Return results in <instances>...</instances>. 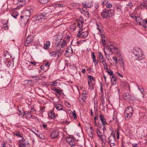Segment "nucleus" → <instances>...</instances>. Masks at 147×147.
<instances>
[{
	"instance_id": "nucleus-24",
	"label": "nucleus",
	"mask_w": 147,
	"mask_h": 147,
	"mask_svg": "<svg viewBox=\"0 0 147 147\" xmlns=\"http://www.w3.org/2000/svg\"><path fill=\"white\" fill-rule=\"evenodd\" d=\"M140 25L144 27L145 28L146 27V24H147V18L145 19V20H142Z\"/></svg>"
},
{
	"instance_id": "nucleus-25",
	"label": "nucleus",
	"mask_w": 147,
	"mask_h": 147,
	"mask_svg": "<svg viewBox=\"0 0 147 147\" xmlns=\"http://www.w3.org/2000/svg\"><path fill=\"white\" fill-rule=\"evenodd\" d=\"M132 114L128 113L127 112L125 111L124 115L126 119H128L132 116Z\"/></svg>"
},
{
	"instance_id": "nucleus-34",
	"label": "nucleus",
	"mask_w": 147,
	"mask_h": 147,
	"mask_svg": "<svg viewBox=\"0 0 147 147\" xmlns=\"http://www.w3.org/2000/svg\"><path fill=\"white\" fill-rule=\"evenodd\" d=\"M84 5L86 7H90L92 6V2L90 1L88 3H86Z\"/></svg>"
},
{
	"instance_id": "nucleus-60",
	"label": "nucleus",
	"mask_w": 147,
	"mask_h": 147,
	"mask_svg": "<svg viewBox=\"0 0 147 147\" xmlns=\"http://www.w3.org/2000/svg\"><path fill=\"white\" fill-rule=\"evenodd\" d=\"M57 89V87L56 88V87H53L51 88L52 90L55 91V92H56Z\"/></svg>"
},
{
	"instance_id": "nucleus-61",
	"label": "nucleus",
	"mask_w": 147,
	"mask_h": 147,
	"mask_svg": "<svg viewBox=\"0 0 147 147\" xmlns=\"http://www.w3.org/2000/svg\"><path fill=\"white\" fill-rule=\"evenodd\" d=\"M110 71L108 72V73L110 75H112L113 74V72L111 70H110Z\"/></svg>"
},
{
	"instance_id": "nucleus-55",
	"label": "nucleus",
	"mask_w": 147,
	"mask_h": 147,
	"mask_svg": "<svg viewBox=\"0 0 147 147\" xmlns=\"http://www.w3.org/2000/svg\"><path fill=\"white\" fill-rule=\"evenodd\" d=\"M113 59L114 61L115 62L116 64L117 63V58L115 57H113Z\"/></svg>"
},
{
	"instance_id": "nucleus-17",
	"label": "nucleus",
	"mask_w": 147,
	"mask_h": 147,
	"mask_svg": "<svg viewBox=\"0 0 147 147\" xmlns=\"http://www.w3.org/2000/svg\"><path fill=\"white\" fill-rule=\"evenodd\" d=\"M55 107L58 111H64V110L63 109V106L60 104H57L55 106Z\"/></svg>"
},
{
	"instance_id": "nucleus-5",
	"label": "nucleus",
	"mask_w": 147,
	"mask_h": 147,
	"mask_svg": "<svg viewBox=\"0 0 147 147\" xmlns=\"http://www.w3.org/2000/svg\"><path fill=\"white\" fill-rule=\"evenodd\" d=\"M32 11V9H26L24 10L22 13L24 16H21V18H22L23 17H28L27 19L28 20L31 15V12Z\"/></svg>"
},
{
	"instance_id": "nucleus-14",
	"label": "nucleus",
	"mask_w": 147,
	"mask_h": 147,
	"mask_svg": "<svg viewBox=\"0 0 147 147\" xmlns=\"http://www.w3.org/2000/svg\"><path fill=\"white\" fill-rule=\"evenodd\" d=\"M109 49L110 50V51L112 52L113 53H119V50L118 48L115 47H109Z\"/></svg>"
},
{
	"instance_id": "nucleus-53",
	"label": "nucleus",
	"mask_w": 147,
	"mask_h": 147,
	"mask_svg": "<svg viewBox=\"0 0 147 147\" xmlns=\"http://www.w3.org/2000/svg\"><path fill=\"white\" fill-rule=\"evenodd\" d=\"M103 125L102 126V127H100V128L102 127V129L103 130V132H104L106 130L105 125Z\"/></svg>"
},
{
	"instance_id": "nucleus-4",
	"label": "nucleus",
	"mask_w": 147,
	"mask_h": 147,
	"mask_svg": "<svg viewBox=\"0 0 147 147\" xmlns=\"http://www.w3.org/2000/svg\"><path fill=\"white\" fill-rule=\"evenodd\" d=\"M33 37L32 36H28L26 41L25 45L26 46H29L33 43Z\"/></svg>"
},
{
	"instance_id": "nucleus-16",
	"label": "nucleus",
	"mask_w": 147,
	"mask_h": 147,
	"mask_svg": "<svg viewBox=\"0 0 147 147\" xmlns=\"http://www.w3.org/2000/svg\"><path fill=\"white\" fill-rule=\"evenodd\" d=\"M54 109L51 111L49 114V116L52 119H54L55 118V114L53 110Z\"/></svg>"
},
{
	"instance_id": "nucleus-56",
	"label": "nucleus",
	"mask_w": 147,
	"mask_h": 147,
	"mask_svg": "<svg viewBox=\"0 0 147 147\" xmlns=\"http://www.w3.org/2000/svg\"><path fill=\"white\" fill-rule=\"evenodd\" d=\"M3 27L4 28L5 30H8V26L6 24H5L3 25Z\"/></svg>"
},
{
	"instance_id": "nucleus-49",
	"label": "nucleus",
	"mask_w": 147,
	"mask_h": 147,
	"mask_svg": "<svg viewBox=\"0 0 147 147\" xmlns=\"http://www.w3.org/2000/svg\"><path fill=\"white\" fill-rule=\"evenodd\" d=\"M112 7V4L110 3H108L106 5V7L108 8H110Z\"/></svg>"
},
{
	"instance_id": "nucleus-10",
	"label": "nucleus",
	"mask_w": 147,
	"mask_h": 147,
	"mask_svg": "<svg viewBox=\"0 0 147 147\" xmlns=\"http://www.w3.org/2000/svg\"><path fill=\"white\" fill-rule=\"evenodd\" d=\"M59 136V133L57 130H54L52 132L51 135L52 138H57Z\"/></svg>"
},
{
	"instance_id": "nucleus-30",
	"label": "nucleus",
	"mask_w": 147,
	"mask_h": 147,
	"mask_svg": "<svg viewBox=\"0 0 147 147\" xmlns=\"http://www.w3.org/2000/svg\"><path fill=\"white\" fill-rule=\"evenodd\" d=\"M135 18L136 19V22H137L138 24H140L141 23L140 22H141L142 19L140 17L136 16L135 17Z\"/></svg>"
},
{
	"instance_id": "nucleus-37",
	"label": "nucleus",
	"mask_w": 147,
	"mask_h": 147,
	"mask_svg": "<svg viewBox=\"0 0 147 147\" xmlns=\"http://www.w3.org/2000/svg\"><path fill=\"white\" fill-rule=\"evenodd\" d=\"M98 58L100 62H101V61L105 60L103 59V55L100 52L98 53Z\"/></svg>"
},
{
	"instance_id": "nucleus-21",
	"label": "nucleus",
	"mask_w": 147,
	"mask_h": 147,
	"mask_svg": "<svg viewBox=\"0 0 147 147\" xmlns=\"http://www.w3.org/2000/svg\"><path fill=\"white\" fill-rule=\"evenodd\" d=\"M125 111L127 112L128 113H131V114H132L133 113V108L130 106L127 107Z\"/></svg>"
},
{
	"instance_id": "nucleus-9",
	"label": "nucleus",
	"mask_w": 147,
	"mask_h": 147,
	"mask_svg": "<svg viewBox=\"0 0 147 147\" xmlns=\"http://www.w3.org/2000/svg\"><path fill=\"white\" fill-rule=\"evenodd\" d=\"M19 147H28V143H26L24 140L22 139L20 140V142L18 144Z\"/></svg>"
},
{
	"instance_id": "nucleus-46",
	"label": "nucleus",
	"mask_w": 147,
	"mask_h": 147,
	"mask_svg": "<svg viewBox=\"0 0 147 147\" xmlns=\"http://www.w3.org/2000/svg\"><path fill=\"white\" fill-rule=\"evenodd\" d=\"M83 24L81 22H78L77 26L79 28H81L82 27Z\"/></svg>"
},
{
	"instance_id": "nucleus-31",
	"label": "nucleus",
	"mask_w": 147,
	"mask_h": 147,
	"mask_svg": "<svg viewBox=\"0 0 147 147\" xmlns=\"http://www.w3.org/2000/svg\"><path fill=\"white\" fill-rule=\"evenodd\" d=\"M111 81L112 82V85H114L116 84V79L115 78V76H113L111 78Z\"/></svg>"
},
{
	"instance_id": "nucleus-12",
	"label": "nucleus",
	"mask_w": 147,
	"mask_h": 147,
	"mask_svg": "<svg viewBox=\"0 0 147 147\" xmlns=\"http://www.w3.org/2000/svg\"><path fill=\"white\" fill-rule=\"evenodd\" d=\"M25 4V0L18 1L16 9H20Z\"/></svg>"
},
{
	"instance_id": "nucleus-57",
	"label": "nucleus",
	"mask_w": 147,
	"mask_h": 147,
	"mask_svg": "<svg viewBox=\"0 0 147 147\" xmlns=\"http://www.w3.org/2000/svg\"><path fill=\"white\" fill-rule=\"evenodd\" d=\"M116 135L117 136V139H119V133L118 131H117L116 132Z\"/></svg>"
},
{
	"instance_id": "nucleus-33",
	"label": "nucleus",
	"mask_w": 147,
	"mask_h": 147,
	"mask_svg": "<svg viewBox=\"0 0 147 147\" xmlns=\"http://www.w3.org/2000/svg\"><path fill=\"white\" fill-rule=\"evenodd\" d=\"M101 16L103 18H106L108 16L107 11L106 10L103 11L101 13Z\"/></svg>"
},
{
	"instance_id": "nucleus-40",
	"label": "nucleus",
	"mask_w": 147,
	"mask_h": 147,
	"mask_svg": "<svg viewBox=\"0 0 147 147\" xmlns=\"http://www.w3.org/2000/svg\"><path fill=\"white\" fill-rule=\"evenodd\" d=\"M61 38H59V39H55L56 41V45H57V46H59V44H60L61 40Z\"/></svg>"
},
{
	"instance_id": "nucleus-11",
	"label": "nucleus",
	"mask_w": 147,
	"mask_h": 147,
	"mask_svg": "<svg viewBox=\"0 0 147 147\" xmlns=\"http://www.w3.org/2000/svg\"><path fill=\"white\" fill-rule=\"evenodd\" d=\"M96 131L98 137L104 143H105L106 142V140L103 138V134L98 129H96Z\"/></svg>"
},
{
	"instance_id": "nucleus-23",
	"label": "nucleus",
	"mask_w": 147,
	"mask_h": 147,
	"mask_svg": "<svg viewBox=\"0 0 147 147\" xmlns=\"http://www.w3.org/2000/svg\"><path fill=\"white\" fill-rule=\"evenodd\" d=\"M50 42L49 41L46 42L44 45V49L45 50L49 49L50 47Z\"/></svg>"
},
{
	"instance_id": "nucleus-32",
	"label": "nucleus",
	"mask_w": 147,
	"mask_h": 147,
	"mask_svg": "<svg viewBox=\"0 0 147 147\" xmlns=\"http://www.w3.org/2000/svg\"><path fill=\"white\" fill-rule=\"evenodd\" d=\"M14 135H16L18 137H22V136L20 132L19 131H16L13 133Z\"/></svg>"
},
{
	"instance_id": "nucleus-50",
	"label": "nucleus",
	"mask_w": 147,
	"mask_h": 147,
	"mask_svg": "<svg viewBox=\"0 0 147 147\" xmlns=\"http://www.w3.org/2000/svg\"><path fill=\"white\" fill-rule=\"evenodd\" d=\"M108 46L109 47H112L113 48V47H114V43L113 42H110L108 44Z\"/></svg>"
},
{
	"instance_id": "nucleus-27",
	"label": "nucleus",
	"mask_w": 147,
	"mask_h": 147,
	"mask_svg": "<svg viewBox=\"0 0 147 147\" xmlns=\"http://www.w3.org/2000/svg\"><path fill=\"white\" fill-rule=\"evenodd\" d=\"M66 52L67 53H69L70 54H72L73 51L72 49L70 46H69L67 47V49L66 50Z\"/></svg>"
},
{
	"instance_id": "nucleus-20",
	"label": "nucleus",
	"mask_w": 147,
	"mask_h": 147,
	"mask_svg": "<svg viewBox=\"0 0 147 147\" xmlns=\"http://www.w3.org/2000/svg\"><path fill=\"white\" fill-rule=\"evenodd\" d=\"M108 13V16L111 17L115 14L114 11L113 9H109L107 10Z\"/></svg>"
},
{
	"instance_id": "nucleus-41",
	"label": "nucleus",
	"mask_w": 147,
	"mask_h": 147,
	"mask_svg": "<svg viewBox=\"0 0 147 147\" xmlns=\"http://www.w3.org/2000/svg\"><path fill=\"white\" fill-rule=\"evenodd\" d=\"M19 15L18 13L17 12H14L11 14V16L14 18L16 19V17Z\"/></svg>"
},
{
	"instance_id": "nucleus-3",
	"label": "nucleus",
	"mask_w": 147,
	"mask_h": 147,
	"mask_svg": "<svg viewBox=\"0 0 147 147\" xmlns=\"http://www.w3.org/2000/svg\"><path fill=\"white\" fill-rule=\"evenodd\" d=\"M134 53L136 57L138 60L142 59L143 55L141 49L140 48H137L134 51Z\"/></svg>"
},
{
	"instance_id": "nucleus-7",
	"label": "nucleus",
	"mask_w": 147,
	"mask_h": 147,
	"mask_svg": "<svg viewBox=\"0 0 147 147\" xmlns=\"http://www.w3.org/2000/svg\"><path fill=\"white\" fill-rule=\"evenodd\" d=\"M88 84L90 87V88L91 89H93V84L92 82V81H94V78L91 75H88Z\"/></svg>"
},
{
	"instance_id": "nucleus-15",
	"label": "nucleus",
	"mask_w": 147,
	"mask_h": 147,
	"mask_svg": "<svg viewBox=\"0 0 147 147\" xmlns=\"http://www.w3.org/2000/svg\"><path fill=\"white\" fill-rule=\"evenodd\" d=\"M92 59L93 62L94 63L95 65H97L98 61V60L96 59V56L95 53L94 52H93L92 53Z\"/></svg>"
},
{
	"instance_id": "nucleus-36",
	"label": "nucleus",
	"mask_w": 147,
	"mask_h": 147,
	"mask_svg": "<svg viewBox=\"0 0 147 147\" xmlns=\"http://www.w3.org/2000/svg\"><path fill=\"white\" fill-rule=\"evenodd\" d=\"M63 90H61V88L57 87V89L55 92L59 94H63Z\"/></svg>"
},
{
	"instance_id": "nucleus-44",
	"label": "nucleus",
	"mask_w": 147,
	"mask_h": 147,
	"mask_svg": "<svg viewBox=\"0 0 147 147\" xmlns=\"http://www.w3.org/2000/svg\"><path fill=\"white\" fill-rule=\"evenodd\" d=\"M121 85H122L123 86H128L129 87H130V86L129 84H127V82L124 81L122 82L121 83Z\"/></svg>"
},
{
	"instance_id": "nucleus-59",
	"label": "nucleus",
	"mask_w": 147,
	"mask_h": 147,
	"mask_svg": "<svg viewBox=\"0 0 147 147\" xmlns=\"http://www.w3.org/2000/svg\"><path fill=\"white\" fill-rule=\"evenodd\" d=\"M102 40L103 43L102 44L103 45H105L106 44L105 40L102 37Z\"/></svg>"
},
{
	"instance_id": "nucleus-62",
	"label": "nucleus",
	"mask_w": 147,
	"mask_h": 147,
	"mask_svg": "<svg viewBox=\"0 0 147 147\" xmlns=\"http://www.w3.org/2000/svg\"><path fill=\"white\" fill-rule=\"evenodd\" d=\"M81 33H80V31H78V33L77 34V36L80 37H81Z\"/></svg>"
},
{
	"instance_id": "nucleus-6",
	"label": "nucleus",
	"mask_w": 147,
	"mask_h": 147,
	"mask_svg": "<svg viewBox=\"0 0 147 147\" xmlns=\"http://www.w3.org/2000/svg\"><path fill=\"white\" fill-rule=\"evenodd\" d=\"M123 98L127 100H134V98L132 94H131L129 92H127L123 94Z\"/></svg>"
},
{
	"instance_id": "nucleus-39",
	"label": "nucleus",
	"mask_w": 147,
	"mask_h": 147,
	"mask_svg": "<svg viewBox=\"0 0 147 147\" xmlns=\"http://www.w3.org/2000/svg\"><path fill=\"white\" fill-rule=\"evenodd\" d=\"M104 65V67L105 69H107V63L106 62L105 60H103L101 61V62Z\"/></svg>"
},
{
	"instance_id": "nucleus-48",
	"label": "nucleus",
	"mask_w": 147,
	"mask_h": 147,
	"mask_svg": "<svg viewBox=\"0 0 147 147\" xmlns=\"http://www.w3.org/2000/svg\"><path fill=\"white\" fill-rule=\"evenodd\" d=\"M73 116L74 119L77 118V116L76 115V113L75 111H73Z\"/></svg>"
},
{
	"instance_id": "nucleus-45",
	"label": "nucleus",
	"mask_w": 147,
	"mask_h": 147,
	"mask_svg": "<svg viewBox=\"0 0 147 147\" xmlns=\"http://www.w3.org/2000/svg\"><path fill=\"white\" fill-rule=\"evenodd\" d=\"M66 45V43L65 41L63 40L61 44V47L62 48H63L64 47H65Z\"/></svg>"
},
{
	"instance_id": "nucleus-38",
	"label": "nucleus",
	"mask_w": 147,
	"mask_h": 147,
	"mask_svg": "<svg viewBox=\"0 0 147 147\" xmlns=\"http://www.w3.org/2000/svg\"><path fill=\"white\" fill-rule=\"evenodd\" d=\"M49 54H50V55L52 57H55L57 55V51H54L51 52H50L49 53Z\"/></svg>"
},
{
	"instance_id": "nucleus-43",
	"label": "nucleus",
	"mask_w": 147,
	"mask_h": 147,
	"mask_svg": "<svg viewBox=\"0 0 147 147\" xmlns=\"http://www.w3.org/2000/svg\"><path fill=\"white\" fill-rule=\"evenodd\" d=\"M50 0H39L40 2L42 4H45L49 2Z\"/></svg>"
},
{
	"instance_id": "nucleus-42",
	"label": "nucleus",
	"mask_w": 147,
	"mask_h": 147,
	"mask_svg": "<svg viewBox=\"0 0 147 147\" xmlns=\"http://www.w3.org/2000/svg\"><path fill=\"white\" fill-rule=\"evenodd\" d=\"M76 24L75 23L73 24L70 26V28L73 29V31L76 30Z\"/></svg>"
},
{
	"instance_id": "nucleus-13",
	"label": "nucleus",
	"mask_w": 147,
	"mask_h": 147,
	"mask_svg": "<svg viewBox=\"0 0 147 147\" xmlns=\"http://www.w3.org/2000/svg\"><path fill=\"white\" fill-rule=\"evenodd\" d=\"M50 86H56L60 84V83L59 80H57L54 82H50Z\"/></svg>"
},
{
	"instance_id": "nucleus-22",
	"label": "nucleus",
	"mask_w": 147,
	"mask_h": 147,
	"mask_svg": "<svg viewBox=\"0 0 147 147\" xmlns=\"http://www.w3.org/2000/svg\"><path fill=\"white\" fill-rule=\"evenodd\" d=\"M116 7V10L118 12L121 13L122 12V7L121 5H117Z\"/></svg>"
},
{
	"instance_id": "nucleus-26",
	"label": "nucleus",
	"mask_w": 147,
	"mask_h": 147,
	"mask_svg": "<svg viewBox=\"0 0 147 147\" xmlns=\"http://www.w3.org/2000/svg\"><path fill=\"white\" fill-rule=\"evenodd\" d=\"M88 33L87 31L83 32L81 33V37L83 38H86L88 36Z\"/></svg>"
},
{
	"instance_id": "nucleus-58",
	"label": "nucleus",
	"mask_w": 147,
	"mask_h": 147,
	"mask_svg": "<svg viewBox=\"0 0 147 147\" xmlns=\"http://www.w3.org/2000/svg\"><path fill=\"white\" fill-rule=\"evenodd\" d=\"M34 134L36 135L37 136H38L39 138H40L41 139H44V137H40V135L39 134H36V133H34Z\"/></svg>"
},
{
	"instance_id": "nucleus-19",
	"label": "nucleus",
	"mask_w": 147,
	"mask_h": 147,
	"mask_svg": "<svg viewBox=\"0 0 147 147\" xmlns=\"http://www.w3.org/2000/svg\"><path fill=\"white\" fill-rule=\"evenodd\" d=\"M96 25L97 26V28L99 32L101 33L102 30V26L101 24L99 22H96Z\"/></svg>"
},
{
	"instance_id": "nucleus-8",
	"label": "nucleus",
	"mask_w": 147,
	"mask_h": 147,
	"mask_svg": "<svg viewBox=\"0 0 147 147\" xmlns=\"http://www.w3.org/2000/svg\"><path fill=\"white\" fill-rule=\"evenodd\" d=\"M66 140L71 146H75V141L74 139L71 137H68L66 138Z\"/></svg>"
},
{
	"instance_id": "nucleus-63",
	"label": "nucleus",
	"mask_w": 147,
	"mask_h": 147,
	"mask_svg": "<svg viewBox=\"0 0 147 147\" xmlns=\"http://www.w3.org/2000/svg\"><path fill=\"white\" fill-rule=\"evenodd\" d=\"M117 74L121 78H123V76L120 73L118 72H117Z\"/></svg>"
},
{
	"instance_id": "nucleus-35",
	"label": "nucleus",
	"mask_w": 147,
	"mask_h": 147,
	"mask_svg": "<svg viewBox=\"0 0 147 147\" xmlns=\"http://www.w3.org/2000/svg\"><path fill=\"white\" fill-rule=\"evenodd\" d=\"M86 98L82 96V97L80 98L79 100L80 101V102L82 105H83L84 103V102L86 100Z\"/></svg>"
},
{
	"instance_id": "nucleus-18",
	"label": "nucleus",
	"mask_w": 147,
	"mask_h": 147,
	"mask_svg": "<svg viewBox=\"0 0 147 147\" xmlns=\"http://www.w3.org/2000/svg\"><path fill=\"white\" fill-rule=\"evenodd\" d=\"M99 117L100 118V120L102 123L103 125H107V124L106 122V119H105L104 117L102 115H99Z\"/></svg>"
},
{
	"instance_id": "nucleus-47",
	"label": "nucleus",
	"mask_w": 147,
	"mask_h": 147,
	"mask_svg": "<svg viewBox=\"0 0 147 147\" xmlns=\"http://www.w3.org/2000/svg\"><path fill=\"white\" fill-rule=\"evenodd\" d=\"M88 134L90 137H92L93 136V133L91 131H88Z\"/></svg>"
},
{
	"instance_id": "nucleus-1",
	"label": "nucleus",
	"mask_w": 147,
	"mask_h": 147,
	"mask_svg": "<svg viewBox=\"0 0 147 147\" xmlns=\"http://www.w3.org/2000/svg\"><path fill=\"white\" fill-rule=\"evenodd\" d=\"M45 11L41 14H38L34 16L36 20H45L47 18V15L49 13H51L52 9L51 8H46L44 9Z\"/></svg>"
},
{
	"instance_id": "nucleus-52",
	"label": "nucleus",
	"mask_w": 147,
	"mask_h": 147,
	"mask_svg": "<svg viewBox=\"0 0 147 147\" xmlns=\"http://www.w3.org/2000/svg\"><path fill=\"white\" fill-rule=\"evenodd\" d=\"M79 20L78 21V22H81L82 23H83L84 20L83 18L82 17H80L79 18Z\"/></svg>"
},
{
	"instance_id": "nucleus-64",
	"label": "nucleus",
	"mask_w": 147,
	"mask_h": 147,
	"mask_svg": "<svg viewBox=\"0 0 147 147\" xmlns=\"http://www.w3.org/2000/svg\"><path fill=\"white\" fill-rule=\"evenodd\" d=\"M1 147H6L5 146V144L4 143H2L1 144Z\"/></svg>"
},
{
	"instance_id": "nucleus-54",
	"label": "nucleus",
	"mask_w": 147,
	"mask_h": 147,
	"mask_svg": "<svg viewBox=\"0 0 147 147\" xmlns=\"http://www.w3.org/2000/svg\"><path fill=\"white\" fill-rule=\"evenodd\" d=\"M82 96L86 98L87 96L86 91H83L82 94Z\"/></svg>"
},
{
	"instance_id": "nucleus-28",
	"label": "nucleus",
	"mask_w": 147,
	"mask_h": 147,
	"mask_svg": "<svg viewBox=\"0 0 147 147\" xmlns=\"http://www.w3.org/2000/svg\"><path fill=\"white\" fill-rule=\"evenodd\" d=\"M119 60L121 62L120 63L123 69H124L125 67V63L124 62V60L122 58H120Z\"/></svg>"
},
{
	"instance_id": "nucleus-29",
	"label": "nucleus",
	"mask_w": 147,
	"mask_h": 147,
	"mask_svg": "<svg viewBox=\"0 0 147 147\" xmlns=\"http://www.w3.org/2000/svg\"><path fill=\"white\" fill-rule=\"evenodd\" d=\"M63 52V51L60 50H58L57 51V58H59L62 55Z\"/></svg>"
},
{
	"instance_id": "nucleus-51",
	"label": "nucleus",
	"mask_w": 147,
	"mask_h": 147,
	"mask_svg": "<svg viewBox=\"0 0 147 147\" xmlns=\"http://www.w3.org/2000/svg\"><path fill=\"white\" fill-rule=\"evenodd\" d=\"M100 91L102 93H103V85L102 84H100Z\"/></svg>"
},
{
	"instance_id": "nucleus-2",
	"label": "nucleus",
	"mask_w": 147,
	"mask_h": 147,
	"mask_svg": "<svg viewBox=\"0 0 147 147\" xmlns=\"http://www.w3.org/2000/svg\"><path fill=\"white\" fill-rule=\"evenodd\" d=\"M109 143L111 146H114L117 144V141L115 137V134L112 133L109 138Z\"/></svg>"
}]
</instances>
